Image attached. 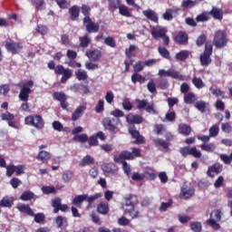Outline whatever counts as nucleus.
<instances>
[{"instance_id":"obj_1","label":"nucleus","mask_w":232,"mask_h":232,"mask_svg":"<svg viewBox=\"0 0 232 232\" xmlns=\"http://www.w3.org/2000/svg\"><path fill=\"white\" fill-rule=\"evenodd\" d=\"M228 41L229 39H227V33L226 30H218L215 32L213 43L207 42L205 44L204 66H209L212 63L211 56L213 55V44L218 50H220L227 46Z\"/></svg>"},{"instance_id":"obj_2","label":"nucleus","mask_w":232,"mask_h":232,"mask_svg":"<svg viewBox=\"0 0 232 232\" xmlns=\"http://www.w3.org/2000/svg\"><path fill=\"white\" fill-rule=\"evenodd\" d=\"M27 126H34L36 130H43L44 128V120L41 115H30L25 117L24 120Z\"/></svg>"},{"instance_id":"obj_3","label":"nucleus","mask_w":232,"mask_h":232,"mask_svg":"<svg viewBox=\"0 0 232 232\" xmlns=\"http://www.w3.org/2000/svg\"><path fill=\"white\" fill-rule=\"evenodd\" d=\"M32 88H34V82L32 80L27 81L24 85L20 87L19 99L24 102H26L32 93Z\"/></svg>"},{"instance_id":"obj_4","label":"nucleus","mask_w":232,"mask_h":232,"mask_svg":"<svg viewBox=\"0 0 232 232\" xmlns=\"http://www.w3.org/2000/svg\"><path fill=\"white\" fill-rule=\"evenodd\" d=\"M138 110H146L147 113H150L152 115H157V108L155 107V103L153 102H148L147 100H139L138 101V105H137Z\"/></svg>"},{"instance_id":"obj_5","label":"nucleus","mask_w":232,"mask_h":232,"mask_svg":"<svg viewBox=\"0 0 232 232\" xmlns=\"http://www.w3.org/2000/svg\"><path fill=\"white\" fill-rule=\"evenodd\" d=\"M120 121L121 120L119 119L107 117L103 119L102 125L105 130H109V131H113V130H117Z\"/></svg>"},{"instance_id":"obj_6","label":"nucleus","mask_w":232,"mask_h":232,"mask_svg":"<svg viewBox=\"0 0 232 232\" xmlns=\"http://www.w3.org/2000/svg\"><path fill=\"white\" fill-rule=\"evenodd\" d=\"M150 34L154 39H161L168 34V30L160 25L152 26L150 27Z\"/></svg>"},{"instance_id":"obj_7","label":"nucleus","mask_w":232,"mask_h":232,"mask_svg":"<svg viewBox=\"0 0 232 232\" xmlns=\"http://www.w3.org/2000/svg\"><path fill=\"white\" fill-rule=\"evenodd\" d=\"M209 15L218 19V21H222V19H224V13L217 7H213L209 13H204V21H208Z\"/></svg>"},{"instance_id":"obj_8","label":"nucleus","mask_w":232,"mask_h":232,"mask_svg":"<svg viewBox=\"0 0 232 232\" xmlns=\"http://www.w3.org/2000/svg\"><path fill=\"white\" fill-rule=\"evenodd\" d=\"M224 166L220 163H215L212 166L208 167L207 175L210 179H215V175H220V172L223 171Z\"/></svg>"},{"instance_id":"obj_9","label":"nucleus","mask_w":232,"mask_h":232,"mask_svg":"<svg viewBox=\"0 0 232 232\" xmlns=\"http://www.w3.org/2000/svg\"><path fill=\"white\" fill-rule=\"evenodd\" d=\"M83 24H85L86 30L89 34H95L99 32V25L93 23L92 18L88 16L83 18Z\"/></svg>"},{"instance_id":"obj_10","label":"nucleus","mask_w":232,"mask_h":232,"mask_svg":"<svg viewBox=\"0 0 232 232\" xmlns=\"http://www.w3.org/2000/svg\"><path fill=\"white\" fill-rule=\"evenodd\" d=\"M133 159H135V157L133 156V154L128 150H123L120 153V155L114 156L113 157V160L114 162H126L125 160H133Z\"/></svg>"},{"instance_id":"obj_11","label":"nucleus","mask_w":232,"mask_h":232,"mask_svg":"<svg viewBox=\"0 0 232 232\" xmlns=\"http://www.w3.org/2000/svg\"><path fill=\"white\" fill-rule=\"evenodd\" d=\"M5 48H6L7 52H10L14 55H15V53H19V52H21V50H23V45H21V44H19V43H15L14 41H9V42L5 43Z\"/></svg>"},{"instance_id":"obj_12","label":"nucleus","mask_w":232,"mask_h":232,"mask_svg":"<svg viewBox=\"0 0 232 232\" xmlns=\"http://www.w3.org/2000/svg\"><path fill=\"white\" fill-rule=\"evenodd\" d=\"M138 202L139 199L137 198V196L130 195L128 198H125V203H123L122 205L124 212L126 211V209H130L131 208H134Z\"/></svg>"},{"instance_id":"obj_13","label":"nucleus","mask_w":232,"mask_h":232,"mask_svg":"<svg viewBox=\"0 0 232 232\" xmlns=\"http://www.w3.org/2000/svg\"><path fill=\"white\" fill-rule=\"evenodd\" d=\"M129 133H130L133 139H136L135 144H144V137L139 133V130L133 125L129 127Z\"/></svg>"},{"instance_id":"obj_14","label":"nucleus","mask_w":232,"mask_h":232,"mask_svg":"<svg viewBox=\"0 0 232 232\" xmlns=\"http://www.w3.org/2000/svg\"><path fill=\"white\" fill-rule=\"evenodd\" d=\"M194 193H195V188L185 185L184 187L181 188L179 197L180 198L186 199V198H189V197H193Z\"/></svg>"},{"instance_id":"obj_15","label":"nucleus","mask_w":232,"mask_h":232,"mask_svg":"<svg viewBox=\"0 0 232 232\" xmlns=\"http://www.w3.org/2000/svg\"><path fill=\"white\" fill-rule=\"evenodd\" d=\"M86 55L91 61H99L102 57V53L99 49H91L86 52Z\"/></svg>"},{"instance_id":"obj_16","label":"nucleus","mask_w":232,"mask_h":232,"mask_svg":"<svg viewBox=\"0 0 232 232\" xmlns=\"http://www.w3.org/2000/svg\"><path fill=\"white\" fill-rule=\"evenodd\" d=\"M180 12V8L179 7H171L166 10V12L162 14V18L165 21H172L173 20V14H177Z\"/></svg>"},{"instance_id":"obj_17","label":"nucleus","mask_w":232,"mask_h":232,"mask_svg":"<svg viewBox=\"0 0 232 232\" xmlns=\"http://www.w3.org/2000/svg\"><path fill=\"white\" fill-rule=\"evenodd\" d=\"M103 172L106 175V177H115L117 173H119V170L113 164H107L103 167Z\"/></svg>"},{"instance_id":"obj_18","label":"nucleus","mask_w":232,"mask_h":232,"mask_svg":"<svg viewBox=\"0 0 232 232\" xmlns=\"http://www.w3.org/2000/svg\"><path fill=\"white\" fill-rule=\"evenodd\" d=\"M126 121L128 124H141L143 119L140 115H134L130 113L126 116Z\"/></svg>"},{"instance_id":"obj_19","label":"nucleus","mask_w":232,"mask_h":232,"mask_svg":"<svg viewBox=\"0 0 232 232\" xmlns=\"http://www.w3.org/2000/svg\"><path fill=\"white\" fill-rule=\"evenodd\" d=\"M86 111V105H79L72 113V121H79L82 117V114Z\"/></svg>"},{"instance_id":"obj_20","label":"nucleus","mask_w":232,"mask_h":232,"mask_svg":"<svg viewBox=\"0 0 232 232\" xmlns=\"http://www.w3.org/2000/svg\"><path fill=\"white\" fill-rule=\"evenodd\" d=\"M143 15L147 17L152 23H159V14L155 13V11L149 9L142 12Z\"/></svg>"},{"instance_id":"obj_21","label":"nucleus","mask_w":232,"mask_h":232,"mask_svg":"<svg viewBox=\"0 0 232 232\" xmlns=\"http://www.w3.org/2000/svg\"><path fill=\"white\" fill-rule=\"evenodd\" d=\"M36 159L40 162H48L50 159H52V154L49 151L46 150H41L38 155L36 156Z\"/></svg>"},{"instance_id":"obj_22","label":"nucleus","mask_w":232,"mask_h":232,"mask_svg":"<svg viewBox=\"0 0 232 232\" xmlns=\"http://www.w3.org/2000/svg\"><path fill=\"white\" fill-rule=\"evenodd\" d=\"M16 208L21 213H26V215L34 217V210L30 208V206L19 203Z\"/></svg>"},{"instance_id":"obj_23","label":"nucleus","mask_w":232,"mask_h":232,"mask_svg":"<svg viewBox=\"0 0 232 232\" xmlns=\"http://www.w3.org/2000/svg\"><path fill=\"white\" fill-rule=\"evenodd\" d=\"M81 9L77 5H73L69 9V14L72 21H77L79 19V14Z\"/></svg>"},{"instance_id":"obj_24","label":"nucleus","mask_w":232,"mask_h":232,"mask_svg":"<svg viewBox=\"0 0 232 232\" xmlns=\"http://www.w3.org/2000/svg\"><path fill=\"white\" fill-rule=\"evenodd\" d=\"M92 164H95V160L93 159V157H92L90 155H86L80 161L81 168H84L86 166H92Z\"/></svg>"},{"instance_id":"obj_25","label":"nucleus","mask_w":232,"mask_h":232,"mask_svg":"<svg viewBox=\"0 0 232 232\" xmlns=\"http://www.w3.org/2000/svg\"><path fill=\"white\" fill-rule=\"evenodd\" d=\"M126 215H130L131 218H139V214L140 213L139 211V208L137 207H130V208H125Z\"/></svg>"},{"instance_id":"obj_26","label":"nucleus","mask_w":232,"mask_h":232,"mask_svg":"<svg viewBox=\"0 0 232 232\" xmlns=\"http://www.w3.org/2000/svg\"><path fill=\"white\" fill-rule=\"evenodd\" d=\"M176 43L179 44H188V34L184 32L179 33L175 37Z\"/></svg>"},{"instance_id":"obj_27","label":"nucleus","mask_w":232,"mask_h":232,"mask_svg":"<svg viewBox=\"0 0 232 232\" xmlns=\"http://www.w3.org/2000/svg\"><path fill=\"white\" fill-rule=\"evenodd\" d=\"M86 198H88V194L76 196L72 200V204H74V206H77V208H81L82 202H84V200H87Z\"/></svg>"},{"instance_id":"obj_28","label":"nucleus","mask_w":232,"mask_h":232,"mask_svg":"<svg viewBox=\"0 0 232 232\" xmlns=\"http://www.w3.org/2000/svg\"><path fill=\"white\" fill-rule=\"evenodd\" d=\"M210 92L218 99H226V92L220 90V88H210Z\"/></svg>"},{"instance_id":"obj_29","label":"nucleus","mask_w":232,"mask_h":232,"mask_svg":"<svg viewBox=\"0 0 232 232\" xmlns=\"http://www.w3.org/2000/svg\"><path fill=\"white\" fill-rule=\"evenodd\" d=\"M204 151H215V144L213 143H206V142H209V136H204Z\"/></svg>"},{"instance_id":"obj_30","label":"nucleus","mask_w":232,"mask_h":232,"mask_svg":"<svg viewBox=\"0 0 232 232\" xmlns=\"http://www.w3.org/2000/svg\"><path fill=\"white\" fill-rule=\"evenodd\" d=\"M207 226H209V227H212L215 231H218L220 229V224L217 219L209 218L206 221Z\"/></svg>"},{"instance_id":"obj_31","label":"nucleus","mask_w":232,"mask_h":232,"mask_svg":"<svg viewBox=\"0 0 232 232\" xmlns=\"http://www.w3.org/2000/svg\"><path fill=\"white\" fill-rule=\"evenodd\" d=\"M0 206H3V208H12V206H14V199L9 197H5L0 201Z\"/></svg>"},{"instance_id":"obj_32","label":"nucleus","mask_w":232,"mask_h":232,"mask_svg":"<svg viewBox=\"0 0 232 232\" xmlns=\"http://www.w3.org/2000/svg\"><path fill=\"white\" fill-rule=\"evenodd\" d=\"M179 132L182 135H189V133H191V127L181 123L179 125Z\"/></svg>"},{"instance_id":"obj_33","label":"nucleus","mask_w":232,"mask_h":232,"mask_svg":"<svg viewBox=\"0 0 232 232\" xmlns=\"http://www.w3.org/2000/svg\"><path fill=\"white\" fill-rule=\"evenodd\" d=\"M92 43V39L88 34H85L84 36L80 37V46L82 48H88V44Z\"/></svg>"},{"instance_id":"obj_34","label":"nucleus","mask_w":232,"mask_h":232,"mask_svg":"<svg viewBox=\"0 0 232 232\" xmlns=\"http://www.w3.org/2000/svg\"><path fill=\"white\" fill-rule=\"evenodd\" d=\"M131 81L135 84L137 82H140L141 84L146 82V78L137 72L131 75Z\"/></svg>"},{"instance_id":"obj_35","label":"nucleus","mask_w":232,"mask_h":232,"mask_svg":"<svg viewBox=\"0 0 232 232\" xmlns=\"http://www.w3.org/2000/svg\"><path fill=\"white\" fill-rule=\"evenodd\" d=\"M76 79L78 81H86L88 80V72L84 70H78L75 72Z\"/></svg>"},{"instance_id":"obj_36","label":"nucleus","mask_w":232,"mask_h":232,"mask_svg":"<svg viewBox=\"0 0 232 232\" xmlns=\"http://www.w3.org/2000/svg\"><path fill=\"white\" fill-rule=\"evenodd\" d=\"M119 14L121 15H123V17H131V13L130 12V9L124 5H121L119 7Z\"/></svg>"},{"instance_id":"obj_37","label":"nucleus","mask_w":232,"mask_h":232,"mask_svg":"<svg viewBox=\"0 0 232 232\" xmlns=\"http://www.w3.org/2000/svg\"><path fill=\"white\" fill-rule=\"evenodd\" d=\"M97 211L98 213H101V215H108L110 208L104 203H100L97 207Z\"/></svg>"},{"instance_id":"obj_38","label":"nucleus","mask_w":232,"mask_h":232,"mask_svg":"<svg viewBox=\"0 0 232 232\" xmlns=\"http://www.w3.org/2000/svg\"><path fill=\"white\" fill-rule=\"evenodd\" d=\"M210 217L213 220L220 222V220H222V211H220V209H215L211 212Z\"/></svg>"},{"instance_id":"obj_39","label":"nucleus","mask_w":232,"mask_h":232,"mask_svg":"<svg viewBox=\"0 0 232 232\" xmlns=\"http://www.w3.org/2000/svg\"><path fill=\"white\" fill-rule=\"evenodd\" d=\"M72 74H73V71L70 69H66L65 72L62 74L63 75L61 79L62 84H64V82H66V81H68V79H70Z\"/></svg>"},{"instance_id":"obj_40","label":"nucleus","mask_w":232,"mask_h":232,"mask_svg":"<svg viewBox=\"0 0 232 232\" xmlns=\"http://www.w3.org/2000/svg\"><path fill=\"white\" fill-rule=\"evenodd\" d=\"M154 142L158 148H163V150H168L169 148V143L164 140L158 139L155 140Z\"/></svg>"},{"instance_id":"obj_41","label":"nucleus","mask_w":232,"mask_h":232,"mask_svg":"<svg viewBox=\"0 0 232 232\" xmlns=\"http://www.w3.org/2000/svg\"><path fill=\"white\" fill-rule=\"evenodd\" d=\"M189 57V51H180L176 54V59L178 61H186Z\"/></svg>"},{"instance_id":"obj_42","label":"nucleus","mask_w":232,"mask_h":232,"mask_svg":"<svg viewBox=\"0 0 232 232\" xmlns=\"http://www.w3.org/2000/svg\"><path fill=\"white\" fill-rule=\"evenodd\" d=\"M34 197H35V194H34V192H32L30 190H27V191H24L21 195L20 198H21V200L26 201V200H32V198H34Z\"/></svg>"},{"instance_id":"obj_43","label":"nucleus","mask_w":232,"mask_h":232,"mask_svg":"<svg viewBox=\"0 0 232 232\" xmlns=\"http://www.w3.org/2000/svg\"><path fill=\"white\" fill-rule=\"evenodd\" d=\"M184 101L186 104H191L197 101V98L192 92L186 93L184 96Z\"/></svg>"},{"instance_id":"obj_44","label":"nucleus","mask_w":232,"mask_h":232,"mask_svg":"<svg viewBox=\"0 0 232 232\" xmlns=\"http://www.w3.org/2000/svg\"><path fill=\"white\" fill-rule=\"evenodd\" d=\"M169 77H172L173 79H178L179 81H184V76L180 74L179 72L169 69Z\"/></svg>"},{"instance_id":"obj_45","label":"nucleus","mask_w":232,"mask_h":232,"mask_svg":"<svg viewBox=\"0 0 232 232\" xmlns=\"http://www.w3.org/2000/svg\"><path fill=\"white\" fill-rule=\"evenodd\" d=\"M190 228L193 232H202V224L200 222H191Z\"/></svg>"},{"instance_id":"obj_46","label":"nucleus","mask_w":232,"mask_h":232,"mask_svg":"<svg viewBox=\"0 0 232 232\" xmlns=\"http://www.w3.org/2000/svg\"><path fill=\"white\" fill-rule=\"evenodd\" d=\"M55 223L58 227H64L68 224V221H66L65 218L63 216H58L55 219Z\"/></svg>"},{"instance_id":"obj_47","label":"nucleus","mask_w":232,"mask_h":232,"mask_svg":"<svg viewBox=\"0 0 232 232\" xmlns=\"http://www.w3.org/2000/svg\"><path fill=\"white\" fill-rule=\"evenodd\" d=\"M121 5V0H109V6L112 12L120 8Z\"/></svg>"},{"instance_id":"obj_48","label":"nucleus","mask_w":232,"mask_h":232,"mask_svg":"<svg viewBox=\"0 0 232 232\" xmlns=\"http://www.w3.org/2000/svg\"><path fill=\"white\" fill-rule=\"evenodd\" d=\"M53 98L60 102H63L68 99V96L64 92H54Z\"/></svg>"},{"instance_id":"obj_49","label":"nucleus","mask_w":232,"mask_h":232,"mask_svg":"<svg viewBox=\"0 0 232 232\" xmlns=\"http://www.w3.org/2000/svg\"><path fill=\"white\" fill-rule=\"evenodd\" d=\"M122 108L123 110H126V111H131V110H133V105L131 104V102H130V99L123 100Z\"/></svg>"},{"instance_id":"obj_50","label":"nucleus","mask_w":232,"mask_h":232,"mask_svg":"<svg viewBox=\"0 0 232 232\" xmlns=\"http://www.w3.org/2000/svg\"><path fill=\"white\" fill-rule=\"evenodd\" d=\"M102 198V193H96L90 197L87 195L86 200L87 202H89V204H93L95 200H98V198Z\"/></svg>"},{"instance_id":"obj_51","label":"nucleus","mask_w":232,"mask_h":232,"mask_svg":"<svg viewBox=\"0 0 232 232\" xmlns=\"http://www.w3.org/2000/svg\"><path fill=\"white\" fill-rule=\"evenodd\" d=\"M115 99V94L111 91H108L105 94V101L108 104H111Z\"/></svg>"},{"instance_id":"obj_52","label":"nucleus","mask_w":232,"mask_h":232,"mask_svg":"<svg viewBox=\"0 0 232 232\" xmlns=\"http://www.w3.org/2000/svg\"><path fill=\"white\" fill-rule=\"evenodd\" d=\"M197 5V2L192 1V0H183L181 3V6L183 8H193Z\"/></svg>"},{"instance_id":"obj_53","label":"nucleus","mask_w":232,"mask_h":232,"mask_svg":"<svg viewBox=\"0 0 232 232\" xmlns=\"http://www.w3.org/2000/svg\"><path fill=\"white\" fill-rule=\"evenodd\" d=\"M105 44H107V46H110L111 48H115L117 46V44L115 43V39H113V37L111 36H108L105 38L104 40Z\"/></svg>"},{"instance_id":"obj_54","label":"nucleus","mask_w":232,"mask_h":232,"mask_svg":"<svg viewBox=\"0 0 232 232\" xmlns=\"http://www.w3.org/2000/svg\"><path fill=\"white\" fill-rule=\"evenodd\" d=\"M63 182H70L73 179V173L70 170L65 171L62 177Z\"/></svg>"},{"instance_id":"obj_55","label":"nucleus","mask_w":232,"mask_h":232,"mask_svg":"<svg viewBox=\"0 0 232 232\" xmlns=\"http://www.w3.org/2000/svg\"><path fill=\"white\" fill-rule=\"evenodd\" d=\"M158 52L164 59H169V51L164 47H159Z\"/></svg>"},{"instance_id":"obj_56","label":"nucleus","mask_w":232,"mask_h":232,"mask_svg":"<svg viewBox=\"0 0 232 232\" xmlns=\"http://www.w3.org/2000/svg\"><path fill=\"white\" fill-rule=\"evenodd\" d=\"M171 204H173V201L169 200L168 202H162L160 207V211L162 213L164 211H168V208H171Z\"/></svg>"},{"instance_id":"obj_57","label":"nucleus","mask_w":232,"mask_h":232,"mask_svg":"<svg viewBox=\"0 0 232 232\" xmlns=\"http://www.w3.org/2000/svg\"><path fill=\"white\" fill-rule=\"evenodd\" d=\"M144 66H146L144 62L139 61L138 63H135L133 70L137 73L139 72H142V70H144Z\"/></svg>"},{"instance_id":"obj_58","label":"nucleus","mask_w":232,"mask_h":232,"mask_svg":"<svg viewBox=\"0 0 232 232\" xmlns=\"http://www.w3.org/2000/svg\"><path fill=\"white\" fill-rule=\"evenodd\" d=\"M73 140L77 142H87L88 135L87 134H80L73 137Z\"/></svg>"},{"instance_id":"obj_59","label":"nucleus","mask_w":232,"mask_h":232,"mask_svg":"<svg viewBox=\"0 0 232 232\" xmlns=\"http://www.w3.org/2000/svg\"><path fill=\"white\" fill-rule=\"evenodd\" d=\"M219 128L218 125H213L210 129H209V136L208 137H217V135H218V131H219Z\"/></svg>"},{"instance_id":"obj_60","label":"nucleus","mask_w":232,"mask_h":232,"mask_svg":"<svg viewBox=\"0 0 232 232\" xmlns=\"http://www.w3.org/2000/svg\"><path fill=\"white\" fill-rule=\"evenodd\" d=\"M89 146H99V140H97L96 134L88 138Z\"/></svg>"},{"instance_id":"obj_61","label":"nucleus","mask_w":232,"mask_h":232,"mask_svg":"<svg viewBox=\"0 0 232 232\" xmlns=\"http://www.w3.org/2000/svg\"><path fill=\"white\" fill-rule=\"evenodd\" d=\"M222 186H224V177L219 176L214 183V188L218 189L219 188H222Z\"/></svg>"},{"instance_id":"obj_62","label":"nucleus","mask_w":232,"mask_h":232,"mask_svg":"<svg viewBox=\"0 0 232 232\" xmlns=\"http://www.w3.org/2000/svg\"><path fill=\"white\" fill-rule=\"evenodd\" d=\"M24 165H14V173H16L17 176L24 175Z\"/></svg>"},{"instance_id":"obj_63","label":"nucleus","mask_w":232,"mask_h":232,"mask_svg":"<svg viewBox=\"0 0 232 232\" xmlns=\"http://www.w3.org/2000/svg\"><path fill=\"white\" fill-rule=\"evenodd\" d=\"M2 121H14L15 119V116L10 112H5L1 114Z\"/></svg>"},{"instance_id":"obj_64","label":"nucleus","mask_w":232,"mask_h":232,"mask_svg":"<svg viewBox=\"0 0 232 232\" xmlns=\"http://www.w3.org/2000/svg\"><path fill=\"white\" fill-rule=\"evenodd\" d=\"M111 115L119 119L121 117H124V111H121L120 109H115L114 111H111Z\"/></svg>"}]
</instances>
